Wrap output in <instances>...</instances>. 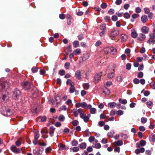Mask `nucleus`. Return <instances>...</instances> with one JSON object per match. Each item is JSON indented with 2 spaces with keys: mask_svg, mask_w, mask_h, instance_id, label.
<instances>
[{
  "mask_svg": "<svg viewBox=\"0 0 155 155\" xmlns=\"http://www.w3.org/2000/svg\"><path fill=\"white\" fill-rule=\"evenodd\" d=\"M90 85L89 83H86L83 84V87L85 90H87L89 89Z\"/></svg>",
  "mask_w": 155,
  "mask_h": 155,
  "instance_id": "nucleus-27",
  "label": "nucleus"
},
{
  "mask_svg": "<svg viewBox=\"0 0 155 155\" xmlns=\"http://www.w3.org/2000/svg\"><path fill=\"white\" fill-rule=\"evenodd\" d=\"M117 80L118 82H121L123 80V77L122 75H120L117 76Z\"/></svg>",
  "mask_w": 155,
  "mask_h": 155,
  "instance_id": "nucleus-41",
  "label": "nucleus"
},
{
  "mask_svg": "<svg viewBox=\"0 0 155 155\" xmlns=\"http://www.w3.org/2000/svg\"><path fill=\"white\" fill-rule=\"evenodd\" d=\"M115 146H120L123 145V142L122 140H120L117 141H115L113 143Z\"/></svg>",
  "mask_w": 155,
  "mask_h": 155,
  "instance_id": "nucleus-12",
  "label": "nucleus"
},
{
  "mask_svg": "<svg viewBox=\"0 0 155 155\" xmlns=\"http://www.w3.org/2000/svg\"><path fill=\"white\" fill-rule=\"evenodd\" d=\"M146 38L145 35L142 33H141L139 35L138 39L140 41H143Z\"/></svg>",
  "mask_w": 155,
  "mask_h": 155,
  "instance_id": "nucleus-15",
  "label": "nucleus"
},
{
  "mask_svg": "<svg viewBox=\"0 0 155 155\" xmlns=\"http://www.w3.org/2000/svg\"><path fill=\"white\" fill-rule=\"evenodd\" d=\"M78 121L76 120H74L72 122V124L74 126H76L78 124Z\"/></svg>",
  "mask_w": 155,
  "mask_h": 155,
  "instance_id": "nucleus-63",
  "label": "nucleus"
},
{
  "mask_svg": "<svg viewBox=\"0 0 155 155\" xmlns=\"http://www.w3.org/2000/svg\"><path fill=\"white\" fill-rule=\"evenodd\" d=\"M87 106V104L84 102L82 103H77L75 104V107L77 108L81 107L82 108H85Z\"/></svg>",
  "mask_w": 155,
  "mask_h": 155,
  "instance_id": "nucleus-8",
  "label": "nucleus"
},
{
  "mask_svg": "<svg viewBox=\"0 0 155 155\" xmlns=\"http://www.w3.org/2000/svg\"><path fill=\"white\" fill-rule=\"evenodd\" d=\"M79 147L81 149H84L86 147V143H82L79 145Z\"/></svg>",
  "mask_w": 155,
  "mask_h": 155,
  "instance_id": "nucleus-24",
  "label": "nucleus"
},
{
  "mask_svg": "<svg viewBox=\"0 0 155 155\" xmlns=\"http://www.w3.org/2000/svg\"><path fill=\"white\" fill-rule=\"evenodd\" d=\"M78 144V142L76 140H73L71 143L72 145L73 146H76Z\"/></svg>",
  "mask_w": 155,
  "mask_h": 155,
  "instance_id": "nucleus-45",
  "label": "nucleus"
},
{
  "mask_svg": "<svg viewBox=\"0 0 155 155\" xmlns=\"http://www.w3.org/2000/svg\"><path fill=\"white\" fill-rule=\"evenodd\" d=\"M150 38L154 40L155 39V34L153 33H151L149 35Z\"/></svg>",
  "mask_w": 155,
  "mask_h": 155,
  "instance_id": "nucleus-55",
  "label": "nucleus"
},
{
  "mask_svg": "<svg viewBox=\"0 0 155 155\" xmlns=\"http://www.w3.org/2000/svg\"><path fill=\"white\" fill-rule=\"evenodd\" d=\"M66 84L68 85H69L70 86H71L72 85H74V83L72 82V81L69 79H68L66 82Z\"/></svg>",
  "mask_w": 155,
  "mask_h": 155,
  "instance_id": "nucleus-36",
  "label": "nucleus"
},
{
  "mask_svg": "<svg viewBox=\"0 0 155 155\" xmlns=\"http://www.w3.org/2000/svg\"><path fill=\"white\" fill-rule=\"evenodd\" d=\"M141 21L143 23H145L148 20L147 16L146 15H144L141 17Z\"/></svg>",
  "mask_w": 155,
  "mask_h": 155,
  "instance_id": "nucleus-19",
  "label": "nucleus"
},
{
  "mask_svg": "<svg viewBox=\"0 0 155 155\" xmlns=\"http://www.w3.org/2000/svg\"><path fill=\"white\" fill-rule=\"evenodd\" d=\"M82 111H83V109L81 108H79L78 109H73L72 110L73 114L75 117H77L78 116V114H80Z\"/></svg>",
  "mask_w": 155,
  "mask_h": 155,
  "instance_id": "nucleus-6",
  "label": "nucleus"
},
{
  "mask_svg": "<svg viewBox=\"0 0 155 155\" xmlns=\"http://www.w3.org/2000/svg\"><path fill=\"white\" fill-rule=\"evenodd\" d=\"M119 101L120 103L123 104H125L127 103V101L126 99H120L119 100Z\"/></svg>",
  "mask_w": 155,
  "mask_h": 155,
  "instance_id": "nucleus-28",
  "label": "nucleus"
},
{
  "mask_svg": "<svg viewBox=\"0 0 155 155\" xmlns=\"http://www.w3.org/2000/svg\"><path fill=\"white\" fill-rule=\"evenodd\" d=\"M75 76L76 78L78 80L81 79V74L80 71L77 70L75 73Z\"/></svg>",
  "mask_w": 155,
  "mask_h": 155,
  "instance_id": "nucleus-10",
  "label": "nucleus"
},
{
  "mask_svg": "<svg viewBox=\"0 0 155 155\" xmlns=\"http://www.w3.org/2000/svg\"><path fill=\"white\" fill-rule=\"evenodd\" d=\"M81 52V50L79 48H77L73 51V53L75 55L80 54Z\"/></svg>",
  "mask_w": 155,
  "mask_h": 155,
  "instance_id": "nucleus-25",
  "label": "nucleus"
},
{
  "mask_svg": "<svg viewBox=\"0 0 155 155\" xmlns=\"http://www.w3.org/2000/svg\"><path fill=\"white\" fill-rule=\"evenodd\" d=\"M58 147L59 148V150H64L65 148V145L61 143H59L58 145Z\"/></svg>",
  "mask_w": 155,
  "mask_h": 155,
  "instance_id": "nucleus-22",
  "label": "nucleus"
},
{
  "mask_svg": "<svg viewBox=\"0 0 155 155\" xmlns=\"http://www.w3.org/2000/svg\"><path fill=\"white\" fill-rule=\"evenodd\" d=\"M31 70L33 73H35L37 72L38 69L36 67H34L32 68Z\"/></svg>",
  "mask_w": 155,
  "mask_h": 155,
  "instance_id": "nucleus-49",
  "label": "nucleus"
},
{
  "mask_svg": "<svg viewBox=\"0 0 155 155\" xmlns=\"http://www.w3.org/2000/svg\"><path fill=\"white\" fill-rule=\"evenodd\" d=\"M114 9H110L108 11V13L110 15H112L114 13Z\"/></svg>",
  "mask_w": 155,
  "mask_h": 155,
  "instance_id": "nucleus-56",
  "label": "nucleus"
},
{
  "mask_svg": "<svg viewBox=\"0 0 155 155\" xmlns=\"http://www.w3.org/2000/svg\"><path fill=\"white\" fill-rule=\"evenodd\" d=\"M105 124V123L104 121H100L99 122L98 125L100 127H102Z\"/></svg>",
  "mask_w": 155,
  "mask_h": 155,
  "instance_id": "nucleus-52",
  "label": "nucleus"
},
{
  "mask_svg": "<svg viewBox=\"0 0 155 155\" xmlns=\"http://www.w3.org/2000/svg\"><path fill=\"white\" fill-rule=\"evenodd\" d=\"M11 149L12 151L16 153H18L20 152L21 151L20 149H17L14 145H13L11 146Z\"/></svg>",
  "mask_w": 155,
  "mask_h": 155,
  "instance_id": "nucleus-9",
  "label": "nucleus"
},
{
  "mask_svg": "<svg viewBox=\"0 0 155 155\" xmlns=\"http://www.w3.org/2000/svg\"><path fill=\"white\" fill-rule=\"evenodd\" d=\"M20 94V91L18 90H15L12 96L14 99H16L19 96Z\"/></svg>",
  "mask_w": 155,
  "mask_h": 155,
  "instance_id": "nucleus-7",
  "label": "nucleus"
},
{
  "mask_svg": "<svg viewBox=\"0 0 155 155\" xmlns=\"http://www.w3.org/2000/svg\"><path fill=\"white\" fill-rule=\"evenodd\" d=\"M131 64L130 63H127L126 65V69L128 70H130L131 69Z\"/></svg>",
  "mask_w": 155,
  "mask_h": 155,
  "instance_id": "nucleus-50",
  "label": "nucleus"
},
{
  "mask_svg": "<svg viewBox=\"0 0 155 155\" xmlns=\"http://www.w3.org/2000/svg\"><path fill=\"white\" fill-rule=\"evenodd\" d=\"M131 36L133 38H135L137 36V33L136 30L135 29H132L131 31Z\"/></svg>",
  "mask_w": 155,
  "mask_h": 155,
  "instance_id": "nucleus-14",
  "label": "nucleus"
},
{
  "mask_svg": "<svg viewBox=\"0 0 155 155\" xmlns=\"http://www.w3.org/2000/svg\"><path fill=\"white\" fill-rule=\"evenodd\" d=\"M76 13L77 15L78 16H81L83 14V12H82L78 10H76Z\"/></svg>",
  "mask_w": 155,
  "mask_h": 155,
  "instance_id": "nucleus-44",
  "label": "nucleus"
},
{
  "mask_svg": "<svg viewBox=\"0 0 155 155\" xmlns=\"http://www.w3.org/2000/svg\"><path fill=\"white\" fill-rule=\"evenodd\" d=\"M21 144V142L19 140H17L15 142V144L17 147L19 146Z\"/></svg>",
  "mask_w": 155,
  "mask_h": 155,
  "instance_id": "nucleus-60",
  "label": "nucleus"
},
{
  "mask_svg": "<svg viewBox=\"0 0 155 155\" xmlns=\"http://www.w3.org/2000/svg\"><path fill=\"white\" fill-rule=\"evenodd\" d=\"M21 84L25 90L29 89L33 85L30 82L28 81L23 82Z\"/></svg>",
  "mask_w": 155,
  "mask_h": 155,
  "instance_id": "nucleus-3",
  "label": "nucleus"
},
{
  "mask_svg": "<svg viewBox=\"0 0 155 155\" xmlns=\"http://www.w3.org/2000/svg\"><path fill=\"white\" fill-rule=\"evenodd\" d=\"M108 107L110 108H113L116 107V104L115 102H110L107 104Z\"/></svg>",
  "mask_w": 155,
  "mask_h": 155,
  "instance_id": "nucleus-17",
  "label": "nucleus"
},
{
  "mask_svg": "<svg viewBox=\"0 0 155 155\" xmlns=\"http://www.w3.org/2000/svg\"><path fill=\"white\" fill-rule=\"evenodd\" d=\"M119 33V30L116 28H114L110 35V37L111 39L114 40L115 37L118 35Z\"/></svg>",
  "mask_w": 155,
  "mask_h": 155,
  "instance_id": "nucleus-2",
  "label": "nucleus"
},
{
  "mask_svg": "<svg viewBox=\"0 0 155 155\" xmlns=\"http://www.w3.org/2000/svg\"><path fill=\"white\" fill-rule=\"evenodd\" d=\"M70 149H71L74 152H77L79 150V148L78 147H75Z\"/></svg>",
  "mask_w": 155,
  "mask_h": 155,
  "instance_id": "nucleus-48",
  "label": "nucleus"
},
{
  "mask_svg": "<svg viewBox=\"0 0 155 155\" xmlns=\"http://www.w3.org/2000/svg\"><path fill=\"white\" fill-rule=\"evenodd\" d=\"M8 85V83L7 81H5L0 84V89H2L5 87L6 86Z\"/></svg>",
  "mask_w": 155,
  "mask_h": 155,
  "instance_id": "nucleus-16",
  "label": "nucleus"
},
{
  "mask_svg": "<svg viewBox=\"0 0 155 155\" xmlns=\"http://www.w3.org/2000/svg\"><path fill=\"white\" fill-rule=\"evenodd\" d=\"M90 57V54L88 53H86L84 54L82 60L83 61L88 59Z\"/></svg>",
  "mask_w": 155,
  "mask_h": 155,
  "instance_id": "nucleus-18",
  "label": "nucleus"
},
{
  "mask_svg": "<svg viewBox=\"0 0 155 155\" xmlns=\"http://www.w3.org/2000/svg\"><path fill=\"white\" fill-rule=\"evenodd\" d=\"M147 121V119L146 118L143 117L141 119V122L143 124L146 123Z\"/></svg>",
  "mask_w": 155,
  "mask_h": 155,
  "instance_id": "nucleus-43",
  "label": "nucleus"
},
{
  "mask_svg": "<svg viewBox=\"0 0 155 155\" xmlns=\"http://www.w3.org/2000/svg\"><path fill=\"white\" fill-rule=\"evenodd\" d=\"M80 116L81 118L83 119L84 121L85 122H87L89 120V117L88 116H87L86 114L83 112V111L80 113Z\"/></svg>",
  "mask_w": 155,
  "mask_h": 155,
  "instance_id": "nucleus-5",
  "label": "nucleus"
},
{
  "mask_svg": "<svg viewBox=\"0 0 155 155\" xmlns=\"http://www.w3.org/2000/svg\"><path fill=\"white\" fill-rule=\"evenodd\" d=\"M147 42L150 44L153 45L155 43V41L154 39L150 38Z\"/></svg>",
  "mask_w": 155,
  "mask_h": 155,
  "instance_id": "nucleus-31",
  "label": "nucleus"
},
{
  "mask_svg": "<svg viewBox=\"0 0 155 155\" xmlns=\"http://www.w3.org/2000/svg\"><path fill=\"white\" fill-rule=\"evenodd\" d=\"M70 66V64L69 62H67L65 64L64 67L65 69L67 70L69 68Z\"/></svg>",
  "mask_w": 155,
  "mask_h": 155,
  "instance_id": "nucleus-38",
  "label": "nucleus"
},
{
  "mask_svg": "<svg viewBox=\"0 0 155 155\" xmlns=\"http://www.w3.org/2000/svg\"><path fill=\"white\" fill-rule=\"evenodd\" d=\"M143 73L142 72H140L138 75V77L139 78H142L143 76Z\"/></svg>",
  "mask_w": 155,
  "mask_h": 155,
  "instance_id": "nucleus-62",
  "label": "nucleus"
},
{
  "mask_svg": "<svg viewBox=\"0 0 155 155\" xmlns=\"http://www.w3.org/2000/svg\"><path fill=\"white\" fill-rule=\"evenodd\" d=\"M118 116H120L123 114L124 112L121 110H119L116 112Z\"/></svg>",
  "mask_w": 155,
  "mask_h": 155,
  "instance_id": "nucleus-39",
  "label": "nucleus"
},
{
  "mask_svg": "<svg viewBox=\"0 0 155 155\" xmlns=\"http://www.w3.org/2000/svg\"><path fill=\"white\" fill-rule=\"evenodd\" d=\"M66 109V106L65 105H63L61 106L59 109V111H61L62 110H65Z\"/></svg>",
  "mask_w": 155,
  "mask_h": 155,
  "instance_id": "nucleus-59",
  "label": "nucleus"
},
{
  "mask_svg": "<svg viewBox=\"0 0 155 155\" xmlns=\"http://www.w3.org/2000/svg\"><path fill=\"white\" fill-rule=\"evenodd\" d=\"M112 72L109 73L107 74V77L110 78L111 79L113 78L115 76V73L114 71Z\"/></svg>",
  "mask_w": 155,
  "mask_h": 155,
  "instance_id": "nucleus-21",
  "label": "nucleus"
},
{
  "mask_svg": "<svg viewBox=\"0 0 155 155\" xmlns=\"http://www.w3.org/2000/svg\"><path fill=\"white\" fill-rule=\"evenodd\" d=\"M47 133L48 130L46 128H43L41 130V133L43 136L45 135Z\"/></svg>",
  "mask_w": 155,
  "mask_h": 155,
  "instance_id": "nucleus-23",
  "label": "nucleus"
},
{
  "mask_svg": "<svg viewBox=\"0 0 155 155\" xmlns=\"http://www.w3.org/2000/svg\"><path fill=\"white\" fill-rule=\"evenodd\" d=\"M92 147L93 148L99 149L101 147V146L100 143H95L94 145H93Z\"/></svg>",
  "mask_w": 155,
  "mask_h": 155,
  "instance_id": "nucleus-29",
  "label": "nucleus"
},
{
  "mask_svg": "<svg viewBox=\"0 0 155 155\" xmlns=\"http://www.w3.org/2000/svg\"><path fill=\"white\" fill-rule=\"evenodd\" d=\"M4 114L7 116H9L11 114L10 110L9 109L7 110L6 112H5Z\"/></svg>",
  "mask_w": 155,
  "mask_h": 155,
  "instance_id": "nucleus-35",
  "label": "nucleus"
},
{
  "mask_svg": "<svg viewBox=\"0 0 155 155\" xmlns=\"http://www.w3.org/2000/svg\"><path fill=\"white\" fill-rule=\"evenodd\" d=\"M149 28L145 26H143L141 28L142 32L144 34H147L149 31Z\"/></svg>",
  "mask_w": 155,
  "mask_h": 155,
  "instance_id": "nucleus-13",
  "label": "nucleus"
},
{
  "mask_svg": "<svg viewBox=\"0 0 155 155\" xmlns=\"http://www.w3.org/2000/svg\"><path fill=\"white\" fill-rule=\"evenodd\" d=\"M144 13L145 14H148L150 13V9L148 8H144Z\"/></svg>",
  "mask_w": 155,
  "mask_h": 155,
  "instance_id": "nucleus-54",
  "label": "nucleus"
},
{
  "mask_svg": "<svg viewBox=\"0 0 155 155\" xmlns=\"http://www.w3.org/2000/svg\"><path fill=\"white\" fill-rule=\"evenodd\" d=\"M55 130V128H54L53 126H51L50 127L49 129V134L51 137L53 136V134Z\"/></svg>",
  "mask_w": 155,
  "mask_h": 155,
  "instance_id": "nucleus-20",
  "label": "nucleus"
},
{
  "mask_svg": "<svg viewBox=\"0 0 155 155\" xmlns=\"http://www.w3.org/2000/svg\"><path fill=\"white\" fill-rule=\"evenodd\" d=\"M59 74L60 75H63L65 74V71L64 70H60L59 72Z\"/></svg>",
  "mask_w": 155,
  "mask_h": 155,
  "instance_id": "nucleus-58",
  "label": "nucleus"
},
{
  "mask_svg": "<svg viewBox=\"0 0 155 155\" xmlns=\"http://www.w3.org/2000/svg\"><path fill=\"white\" fill-rule=\"evenodd\" d=\"M88 140L90 142H92L95 140V137L94 136H91L89 137Z\"/></svg>",
  "mask_w": 155,
  "mask_h": 155,
  "instance_id": "nucleus-46",
  "label": "nucleus"
},
{
  "mask_svg": "<svg viewBox=\"0 0 155 155\" xmlns=\"http://www.w3.org/2000/svg\"><path fill=\"white\" fill-rule=\"evenodd\" d=\"M100 29L102 31H106V27L105 24H103L101 25L100 27Z\"/></svg>",
  "mask_w": 155,
  "mask_h": 155,
  "instance_id": "nucleus-34",
  "label": "nucleus"
},
{
  "mask_svg": "<svg viewBox=\"0 0 155 155\" xmlns=\"http://www.w3.org/2000/svg\"><path fill=\"white\" fill-rule=\"evenodd\" d=\"M96 109L94 108H92L90 110V112L92 114H94L96 113Z\"/></svg>",
  "mask_w": 155,
  "mask_h": 155,
  "instance_id": "nucleus-42",
  "label": "nucleus"
},
{
  "mask_svg": "<svg viewBox=\"0 0 155 155\" xmlns=\"http://www.w3.org/2000/svg\"><path fill=\"white\" fill-rule=\"evenodd\" d=\"M146 144V142L145 140H141L140 141V144L143 146L145 145Z\"/></svg>",
  "mask_w": 155,
  "mask_h": 155,
  "instance_id": "nucleus-53",
  "label": "nucleus"
},
{
  "mask_svg": "<svg viewBox=\"0 0 155 155\" xmlns=\"http://www.w3.org/2000/svg\"><path fill=\"white\" fill-rule=\"evenodd\" d=\"M134 83L135 84H138L139 83V80L137 78H135L133 80Z\"/></svg>",
  "mask_w": 155,
  "mask_h": 155,
  "instance_id": "nucleus-57",
  "label": "nucleus"
},
{
  "mask_svg": "<svg viewBox=\"0 0 155 155\" xmlns=\"http://www.w3.org/2000/svg\"><path fill=\"white\" fill-rule=\"evenodd\" d=\"M102 73L101 72H99L95 75L94 78V82L95 83H97L101 78Z\"/></svg>",
  "mask_w": 155,
  "mask_h": 155,
  "instance_id": "nucleus-4",
  "label": "nucleus"
},
{
  "mask_svg": "<svg viewBox=\"0 0 155 155\" xmlns=\"http://www.w3.org/2000/svg\"><path fill=\"white\" fill-rule=\"evenodd\" d=\"M130 5L129 4H125L124 6V8L126 10H127L130 7Z\"/></svg>",
  "mask_w": 155,
  "mask_h": 155,
  "instance_id": "nucleus-61",
  "label": "nucleus"
},
{
  "mask_svg": "<svg viewBox=\"0 0 155 155\" xmlns=\"http://www.w3.org/2000/svg\"><path fill=\"white\" fill-rule=\"evenodd\" d=\"M121 39L122 42H125L128 39V36L125 34H121Z\"/></svg>",
  "mask_w": 155,
  "mask_h": 155,
  "instance_id": "nucleus-11",
  "label": "nucleus"
},
{
  "mask_svg": "<svg viewBox=\"0 0 155 155\" xmlns=\"http://www.w3.org/2000/svg\"><path fill=\"white\" fill-rule=\"evenodd\" d=\"M149 139L150 141H153L155 140V135L153 134L149 136Z\"/></svg>",
  "mask_w": 155,
  "mask_h": 155,
  "instance_id": "nucleus-32",
  "label": "nucleus"
},
{
  "mask_svg": "<svg viewBox=\"0 0 155 155\" xmlns=\"http://www.w3.org/2000/svg\"><path fill=\"white\" fill-rule=\"evenodd\" d=\"M73 45L74 47L76 48L78 47L79 45V42L78 41H75L73 43Z\"/></svg>",
  "mask_w": 155,
  "mask_h": 155,
  "instance_id": "nucleus-33",
  "label": "nucleus"
},
{
  "mask_svg": "<svg viewBox=\"0 0 155 155\" xmlns=\"http://www.w3.org/2000/svg\"><path fill=\"white\" fill-rule=\"evenodd\" d=\"M117 49L112 47H107L104 48L102 52L104 55L108 54L109 53L114 55L117 53Z\"/></svg>",
  "mask_w": 155,
  "mask_h": 155,
  "instance_id": "nucleus-1",
  "label": "nucleus"
},
{
  "mask_svg": "<svg viewBox=\"0 0 155 155\" xmlns=\"http://www.w3.org/2000/svg\"><path fill=\"white\" fill-rule=\"evenodd\" d=\"M70 92L71 93H72L75 91V88L74 86V85H72L69 88Z\"/></svg>",
  "mask_w": 155,
  "mask_h": 155,
  "instance_id": "nucleus-30",
  "label": "nucleus"
},
{
  "mask_svg": "<svg viewBox=\"0 0 155 155\" xmlns=\"http://www.w3.org/2000/svg\"><path fill=\"white\" fill-rule=\"evenodd\" d=\"M124 18L128 19L130 17V15L128 12H126L124 15Z\"/></svg>",
  "mask_w": 155,
  "mask_h": 155,
  "instance_id": "nucleus-40",
  "label": "nucleus"
},
{
  "mask_svg": "<svg viewBox=\"0 0 155 155\" xmlns=\"http://www.w3.org/2000/svg\"><path fill=\"white\" fill-rule=\"evenodd\" d=\"M51 150V148L50 147H47L45 149V152L46 153H50Z\"/></svg>",
  "mask_w": 155,
  "mask_h": 155,
  "instance_id": "nucleus-47",
  "label": "nucleus"
},
{
  "mask_svg": "<svg viewBox=\"0 0 155 155\" xmlns=\"http://www.w3.org/2000/svg\"><path fill=\"white\" fill-rule=\"evenodd\" d=\"M114 133L115 132L114 130H111L107 133V135L108 137H112Z\"/></svg>",
  "mask_w": 155,
  "mask_h": 155,
  "instance_id": "nucleus-26",
  "label": "nucleus"
},
{
  "mask_svg": "<svg viewBox=\"0 0 155 155\" xmlns=\"http://www.w3.org/2000/svg\"><path fill=\"white\" fill-rule=\"evenodd\" d=\"M65 119V117L62 115H60L58 117V120L61 121H63Z\"/></svg>",
  "mask_w": 155,
  "mask_h": 155,
  "instance_id": "nucleus-37",
  "label": "nucleus"
},
{
  "mask_svg": "<svg viewBox=\"0 0 155 155\" xmlns=\"http://www.w3.org/2000/svg\"><path fill=\"white\" fill-rule=\"evenodd\" d=\"M111 19L114 21H116L117 19V17L115 15H113Z\"/></svg>",
  "mask_w": 155,
  "mask_h": 155,
  "instance_id": "nucleus-51",
  "label": "nucleus"
},
{
  "mask_svg": "<svg viewBox=\"0 0 155 155\" xmlns=\"http://www.w3.org/2000/svg\"><path fill=\"white\" fill-rule=\"evenodd\" d=\"M104 93L105 94H107V95H109L110 94V91L108 89H105V90H104L103 91Z\"/></svg>",
  "mask_w": 155,
  "mask_h": 155,
  "instance_id": "nucleus-64",
  "label": "nucleus"
}]
</instances>
